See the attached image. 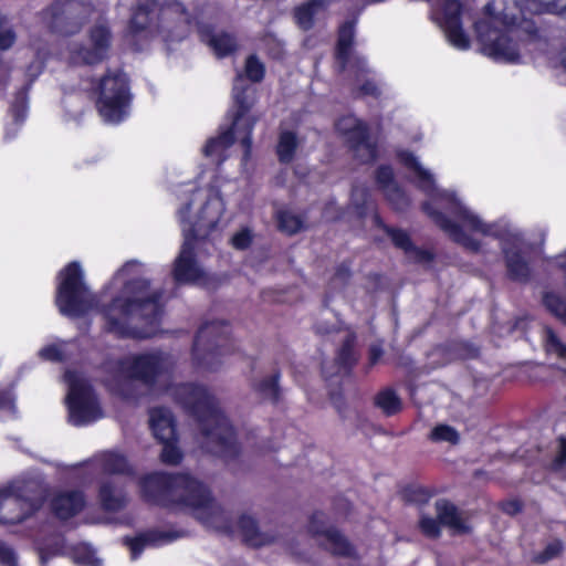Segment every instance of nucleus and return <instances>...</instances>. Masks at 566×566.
<instances>
[{"mask_svg": "<svg viewBox=\"0 0 566 566\" xmlns=\"http://www.w3.org/2000/svg\"><path fill=\"white\" fill-rule=\"evenodd\" d=\"M94 463L103 472L111 474H126L130 472L126 458L117 452H103L94 458Z\"/></svg>", "mask_w": 566, "mask_h": 566, "instance_id": "nucleus-29", "label": "nucleus"}, {"mask_svg": "<svg viewBox=\"0 0 566 566\" xmlns=\"http://www.w3.org/2000/svg\"><path fill=\"white\" fill-rule=\"evenodd\" d=\"M422 533L431 538H436L440 535V522L429 516H422L419 522Z\"/></svg>", "mask_w": 566, "mask_h": 566, "instance_id": "nucleus-46", "label": "nucleus"}, {"mask_svg": "<svg viewBox=\"0 0 566 566\" xmlns=\"http://www.w3.org/2000/svg\"><path fill=\"white\" fill-rule=\"evenodd\" d=\"M15 406L10 392H0V419L4 420L14 416Z\"/></svg>", "mask_w": 566, "mask_h": 566, "instance_id": "nucleus-47", "label": "nucleus"}, {"mask_svg": "<svg viewBox=\"0 0 566 566\" xmlns=\"http://www.w3.org/2000/svg\"><path fill=\"white\" fill-rule=\"evenodd\" d=\"M98 497L102 507L107 512H118L123 510L128 502L125 492L115 483V481H106L102 483Z\"/></svg>", "mask_w": 566, "mask_h": 566, "instance_id": "nucleus-26", "label": "nucleus"}, {"mask_svg": "<svg viewBox=\"0 0 566 566\" xmlns=\"http://www.w3.org/2000/svg\"><path fill=\"white\" fill-rule=\"evenodd\" d=\"M83 492L65 490L56 492L50 502L51 510L60 520H69L78 514L85 506Z\"/></svg>", "mask_w": 566, "mask_h": 566, "instance_id": "nucleus-22", "label": "nucleus"}, {"mask_svg": "<svg viewBox=\"0 0 566 566\" xmlns=\"http://www.w3.org/2000/svg\"><path fill=\"white\" fill-rule=\"evenodd\" d=\"M543 302L546 308L566 325V303L555 293H546Z\"/></svg>", "mask_w": 566, "mask_h": 566, "instance_id": "nucleus-38", "label": "nucleus"}, {"mask_svg": "<svg viewBox=\"0 0 566 566\" xmlns=\"http://www.w3.org/2000/svg\"><path fill=\"white\" fill-rule=\"evenodd\" d=\"M252 242V233L249 229H242L241 231L237 232L232 239L231 243L235 249L244 250L247 249Z\"/></svg>", "mask_w": 566, "mask_h": 566, "instance_id": "nucleus-50", "label": "nucleus"}, {"mask_svg": "<svg viewBox=\"0 0 566 566\" xmlns=\"http://www.w3.org/2000/svg\"><path fill=\"white\" fill-rule=\"evenodd\" d=\"M377 184L396 210H405L409 206V198L394 181V172L390 167L384 166L378 169Z\"/></svg>", "mask_w": 566, "mask_h": 566, "instance_id": "nucleus-23", "label": "nucleus"}, {"mask_svg": "<svg viewBox=\"0 0 566 566\" xmlns=\"http://www.w3.org/2000/svg\"><path fill=\"white\" fill-rule=\"evenodd\" d=\"M382 356V349L379 346H373L369 350V359L374 365L378 361V359Z\"/></svg>", "mask_w": 566, "mask_h": 566, "instance_id": "nucleus-55", "label": "nucleus"}, {"mask_svg": "<svg viewBox=\"0 0 566 566\" xmlns=\"http://www.w3.org/2000/svg\"><path fill=\"white\" fill-rule=\"evenodd\" d=\"M563 551V543L558 539L551 542L545 549L535 556L537 563H546L557 557Z\"/></svg>", "mask_w": 566, "mask_h": 566, "instance_id": "nucleus-45", "label": "nucleus"}, {"mask_svg": "<svg viewBox=\"0 0 566 566\" xmlns=\"http://www.w3.org/2000/svg\"><path fill=\"white\" fill-rule=\"evenodd\" d=\"M566 464V438H559L558 450L553 461L554 470H560Z\"/></svg>", "mask_w": 566, "mask_h": 566, "instance_id": "nucleus-51", "label": "nucleus"}, {"mask_svg": "<svg viewBox=\"0 0 566 566\" xmlns=\"http://www.w3.org/2000/svg\"><path fill=\"white\" fill-rule=\"evenodd\" d=\"M279 227L287 234H294L303 228V220L301 217L283 210L277 213Z\"/></svg>", "mask_w": 566, "mask_h": 566, "instance_id": "nucleus-36", "label": "nucleus"}, {"mask_svg": "<svg viewBox=\"0 0 566 566\" xmlns=\"http://www.w3.org/2000/svg\"><path fill=\"white\" fill-rule=\"evenodd\" d=\"M264 65L255 55H250L245 62V76L252 82H260L264 76Z\"/></svg>", "mask_w": 566, "mask_h": 566, "instance_id": "nucleus-41", "label": "nucleus"}, {"mask_svg": "<svg viewBox=\"0 0 566 566\" xmlns=\"http://www.w3.org/2000/svg\"><path fill=\"white\" fill-rule=\"evenodd\" d=\"M505 511L509 513H516L520 511V505L516 502L509 503L505 507Z\"/></svg>", "mask_w": 566, "mask_h": 566, "instance_id": "nucleus-57", "label": "nucleus"}, {"mask_svg": "<svg viewBox=\"0 0 566 566\" xmlns=\"http://www.w3.org/2000/svg\"><path fill=\"white\" fill-rule=\"evenodd\" d=\"M438 4L437 21L449 43L458 50H468L471 42L461 22V17L467 12V8L461 0H438Z\"/></svg>", "mask_w": 566, "mask_h": 566, "instance_id": "nucleus-17", "label": "nucleus"}, {"mask_svg": "<svg viewBox=\"0 0 566 566\" xmlns=\"http://www.w3.org/2000/svg\"><path fill=\"white\" fill-rule=\"evenodd\" d=\"M149 422L155 437L160 442L176 441V428L170 410L154 408L150 410Z\"/></svg>", "mask_w": 566, "mask_h": 566, "instance_id": "nucleus-24", "label": "nucleus"}, {"mask_svg": "<svg viewBox=\"0 0 566 566\" xmlns=\"http://www.w3.org/2000/svg\"><path fill=\"white\" fill-rule=\"evenodd\" d=\"M64 379L69 385L66 402L69 419L74 426H84L102 418L97 399L87 381L77 373L66 371Z\"/></svg>", "mask_w": 566, "mask_h": 566, "instance_id": "nucleus-14", "label": "nucleus"}, {"mask_svg": "<svg viewBox=\"0 0 566 566\" xmlns=\"http://www.w3.org/2000/svg\"><path fill=\"white\" fill-rule=\"evenodd\" d=\"M298 146L296 134L293 132H282L279 137L276 153L281 163H290L294 158Z\"/></svg>", "mask_w": 566, "mask_h": 566, "instance_id": "nucleus-32", "label": "nucleus"}, {"mask_svg": "<svg viewBox=\"0 0 566 566\" xmlns=\"http://www.w3.org/2000/svg\"><path fill=\"white\" fill-rule=\"evenodd\" d=\"M42 502L35 482L14 481L0 489V523L23 522L40 510Z\"/></svg>", "mask_w": 566, "mask_h": 566, "instance_id": "nucleus-12", "label": "nucleus"}, {"mask_svg": "<svg viewBox=\"0 0 566 566\" xmlns=\"http://www.w3.org/2000/svg\"><path fill=\"white\" fill-rule=\"evenodd\" d=\"M164 444L160 459L165 464L177 465L182 459L180 449L176 446L175 441L161 442Z\"/></svg>", "mask_w": 566, "mask_h": 566, "instance_id": "nucleus-40", "label": "nucleus"}, {"mask_svg": "<svg viewBox=\"0 0 566 566\" xmlns=\"http://www.w3.org/2000/svg\"><path fill=\"white\" fill-rule=\"evenodd\" d=\"M4 18L0 14V27L3 24Z\"/></svg>", "mask_w": 566, "mask_h": 566, "instance_id": "nucleus-61", "label": "nucleus"}, {"mask_svg": "<svg viewBox=\"0 0 566 566\" xmlns=\"http://www.w3.org/2000/svg\"><path fill=\"white\" fill-rule=\"evenodd\" d=\"M97 109L107 123H119L128 114L129 87L126 74L120 71L107 73L98 83Z\"/></svg>", "mask_w": 566, "mask_h": 566, "instance_id": "nucleus-13", "label": "nucleus"}, {"mask_svg": "<svg viewBox=\"0 0 566 566\" xmlns=\"http://www.w3.org/2000/svg\"><path fill=\"white\" fill-rule=\"evenodd\" d=\"M429 439L432 442H448L457 444L460 440V434L449 424H438L430 431Z\"/></svg>", "mask_w": 566, "mask_h": 566, "instance_id": "nucleus-35", "label": "nucleus"}, {"mask_svg": "<svg viewBox=\"0 0 566 566\" xmlns=\"http://www.w3.org/2000/svg\"><path fill=\"white\" fill-rule=\"evenodd\" d=\"M400 160L413 170L417 178V186L430 197V202H424L423 211L432 221L444 231L454 242L471 251H479L480 242L463 232L461 227L446 218L440 211L432 208L448 210L454 218L469 230L485 237H494L503 241V251L506 256V265L510 276L516 281H524L530 275V268L520 254L523 245L521 234L507 223H485L479 216L461 203L454 193L438 189L433 175L424 169L418 159L408 151L399 153Z\"/></svg>", "mask_w": 566, "mask_h": 566, "instance_id": "nucleus-1", "label": "nucleus"}, {"mask_svg": "<svg viewBox=\"0 0 566 566\" xmlns=\"http://www.w3.org/2000/svg\"><path fill=\"white\" fill-rule=\"evenodd\" d=\"M140 489L149 502L188 512L207 527L229 530V517L209 489L187 473H151L140 480Z\"/></svg>", "mask_w": 566, "mask_h": 566, "instance_id": "nucleus-5", "label": "nucleus"}, {"mask_svg": "<svg viewBox=\"0 0 566 566\" xmlns=\"http://www.w3.org/2000/svg\"><path fill=\"white\" fill-rule=\"evenodd\" d=\"M48 555L46 553H44L43 551H40V564L41 566H46V562H48Z\"/></svg>", "mask_w": 566, "mask_h": 566, "instance_id": "nucleus-59", "label": "nucleus"}, {"mask_svg": "<svg viewBox=\"0 0 566 566\" xmlns=\"http://www.w3.org/2000/svg\"><path fill=\"white\" fill-rule=\"evenodd\" d=\"M335 0H308L294 9V18L303 30H310L314 25V19Z\"/></svg>", "mask_w": 566, "mask_h": 566, "instance_id": "nucleus-27", "label": "nucleus"}, {"mask_svg": "<svg viewBox=\"0 0 566 566\" xmlns=\"http://www.w3.org/2000/svg\"><path fill=\"white\" fill-rule=\"evenodd\" d=\"M145 265L136 260L126 262L114 281L124 286L119 296L103 310L106 328L120 337H150L163 314V291L150 289L144 275Z\"/></svg>", "mask_w": 566, "mask_h": 566, "instance_id": "nucleus-3", "label": "nucleus"}, {"mask_svg": "<svg viewBox=\"0 0 566 566\" xmlns=\"http://www.w3.org/2000/svg\"><path fill=\"white\" fill-rule=\"evenodd\" d=\"M184 195L177 211L184 242L174 262L172 275L177 283L203 284L207 273L197 261L195 251L216 230L224 212V202L218 192L193 187Z\"/></svg>", "mask_w": 566, "mask_h": 566, "instance_id": "nucleus-4", "label": "nucleus"}, {"mask_svg": "<svg viewBox=\"0 0 566 566\" xmlns=\"http://www.w3.org/2000/svg\"><path fill=\"white\" fill-rule=\"evenodd\" d=\"M359 91L363 95H378V87L373 81H366L360 87Z\"/></svg>", "mask_w": 566, "mask_h": 566, "instance_id": "nucleus-53", "label": "nucleus"}, {"mask_svg": "<svg viewBox=\"0 0 566 566\" xmlns=\"http://www.w3.org/2000/svg\"><path fill=\"white\" fill-rule=\"evenodd\" d=\"M169 390L172 398L197 419V442L203 451L226 460L238 454L233 429L207 388L182 384Z\"/></svg>", "mask_w": 566, "mask_h": 566, "instance_id": "nucleus-6", "label": "nucleus"}, {"mask_svg": "<svg viewBox=\"0 0 566 566\" xmlns=\"http://www.w3.org/2000/svg\"><path fill=\"white\" fill-rule=\"evenodd\" d=\"M556 264L562 269H566V251L556 258Z\"/></svg>", "mask_w": 566, "mask_h": 566, "instance_id": "nucleus-56", "label": "nucleus"}, {"mask_svg": "<svg viewBox=\"0 0 566 566\" xmlns=\"http://www.w3.org/2000/svg\"><path fill=\"white\" fill-rule=\"evenodd\" d=\"M52 28L63 34L77 33L93 12L91 0H66L51 8Z\"/></svg>", "mask_w": 566, "mask_h": 566, "instance_id": "nucleus-16", "label": "nucleus"}, {"mask_svg": "<svg viewBox=\"0 0 566 566\" xmlns=\"http://www.w3.org/2000/svg\"><path fill=\"white\" fill-rule=\"evenodd\" d=\"M368 200V191L364 187H355L352 192V205L359 216L364 214V208Z\"/></svg>", "mask_w": 566, "mask_h": 566, "instance_id": "nucleus-48", "label": "nucleus"}, {"mask_svg": "<svg viewBox=\"0 0 566 566\" xmlns=\"http://www.w3.org/2000/svg\"><path fill=\"white\" fill-rule=\"evenodd\" d=\"M356 21H347L339 28L336 48V60L339 71L357 69V76L368 72L365 59L353 56L352 45L355 36Z\"/></svg>", "mask_w": 566, "mask_h": 566, "instance_id": "nucleus-20", "label": "nucleus"}, {"mask_svg": "<svg viewBox=\"0 0 566 566\" xmlns=\"http://www.w3.org/2000/svg\"><path fill=\"white\" fill-rule=\"evenodd\" d=\"M376 405L388 416L395 415L401 408V402L395 391L386 389L376 397Z\"/></svg>", "mask_w": 566, "mask_h": 566, "instance_id": "nucleus-33", "label": "nucleus"}, {"mask_svg": "<svg viewBox=\"0 0 566 566\" xmlns=\"http://www.w3.org/2000/svg\"><path fill=\"white\" fill-rule=\"evenodd\" d=\"M0 565L19 566V558L12 547L0 541Z\"/></svg>", "mask_w": 566, "mask_h": 566, "instance_id": "nucleus-49", "label": "nucleus"}, {"mask_svg": "<svg viewBox=\"0 0 566 566\" xmlns=\"http://www.w3.org/2000/svg\"><path fill=\"white\" fill-rule=\"evenodd\" d=\"M279 374H274L262 379L260 382L254 385L255 390L264 398L276 400L279 398Z\"/></svg>", "mask_w": 566, "mask_h": 566, "instance_id": "nucleus-39", "label": "nucleus"}, {"mask_svg": "<svg viewBox=\"0 0 566 566\" xmlns=\"http://www.w3.org/2000/svg\"><path fill=\"white\" fill-rule=\"evenodd\" d=\"M239 528L244 542L251 546L259 547L274 542V537L260 533L253 517L243 515L239 520Z\"/></svg>", "mask_w": 566, "mask_h": 566, "instance_id": "nucleus-30", "label": "nucleus"}, {"mask_svg": "<svg viewBox=\"0 0 566 566\" xmlns=\"http://www.w3.org/2000/svg\"><path fill=\"white\" fill-rule=\"evenodd\" d=\"M190 28L192 25L197 27L201 40L210 46L218 57L228 56L237 51L238 43L235 38L223 31L214 32L211 24L205 21L206 13L203 9L197 11L195 15L190 14Z\"/></svg>", "mask_w": 566, "mask_h": 566, "instance_id": "nucleus-19", "label": "nucleus"}, {"mask_svg": "<svg viewBox=\"0 0 566 566\" xmlns=\"http://www.w3.org/2000/svg\"><path fill=\"white\" fill-rule=\"evenodd\" d=\"M56 305L61 314L80 317L95 305V297L83 282V272L77 262H71L59 275Z\"/></svg>", "mask_w": 566, "mask_h": 566, "instance_id": "nucleus-11", "label": "nucleus"}, {"mask_svg": "<svg viewBox=\"0 0 566 566\" xmlns=\"http://www.w3.org/2000/svg\"><path fill=\"white\" fill-rule=\"evenodd\" d=\"M545 349L548 354L566 359V344H564L551 327L544 328Z\"/></svg>", "mask_w": 566, "mask_h": 566, "instance_id": "nucleus-34", "label": "nucleus"}, {"mask_svg": "<svg viewBox=\"0 0 566 566\" xmlns=\"http://www.w3.org/2000/svg\"><path fill=\"white\" fill-rule=\"evenodd\" d=\"M232 352L228 345V326L221 322L202 325L193 342L192 365L206 371H216L222 365V357Z\"/></svg>", "mask_w": 566, "mask_h": 566, "instance_id": "nucleus-10", "label": "nucleus"}, {"mask_svg": "<svg viewBox=\"0 0 566 566\" xmlns=\"http://www.w3.org/2000/svg\"><path fill=\"white\" fill-rule=\"evenodd\" d=\"M63 345H65L64 343L63 344H53V345H49L46 347H43L39 355L43 358V359H46V360H51V361H62L65 359L66 355H65V350L63 349Z\"/></svg>", "mask_w": 566, "mask_h": 566, "instance_id": "nucleus-43", "label": "nucleus"}, {"mask_svg": "<svg viewBox=\"0 0 566 566\" xmlns=\"http://www.w3.org/2000/svg\"><path fill=\"white\" fill-rule=\"evenodd\" d=\"M112 45V33L105 23H96L88 29L85 43H70L64 54L73 65H93L103 62Z\"/></svg>", "mask_w": 566, "mask_h": 566, "instance_id": "nucleus-15", "label": "nucleus"}, {"mask_svg": "<svg viewBox=\"0 0 566 566\" xmlns=\"http://www.w3.org/2000/svg\"><path fill=\"white\" fill-rule=\"evenodd\" d=\"M247 90L243 76L238 74L233 84V98L239 109L233 124L229 129L222 130L218 137L207 142L203 147L205 156L216 157L218 161H222L224 159L223 153L234 143L235 137L244 147L245 156L250 154L252 145L251 133L255 119L247 115L251 106L245 95Z\"/></svg>", "mask_w": 566, "mask_h": 566, "instance_id": "nucleus-8", "label": "nucleus"}, {"mask_svg": "<svg viewBox=\"0 0 566 566\" xmlns=\"http://www.w3.org/2000/svg\"><path fill=\"white\" fill-rule=\"evenodd\" d=\"M336 129L350 145L355 157L363 164L376 159V146L368 139L366 126L355 116L347 115L338 119Z\"/></svg>", "mask_w": 566, "mask_h": 566, "instance_id": "nucleus-18", "label": "nucleus"}, {"mask_svg": "<svg viewBox=\"0 0 566 566\" xmlns=\"http://www.w3.org/2000/svg\"><path fill=\"white\" fill-rule=\"evenodd\" d=\"M177 537V533L149 531L135 538L127 539L126 544L130 548L132 558L136 559L145 547L170 543Z\"/></svg>", "mask_w": 566, "mask_h": 566, "instance_id": "nucleus-25", "label": "nucleus"}, {"mask_svg": "<svg viewBox=\"0 0 566 566\" xmlns=\"http://www.w3.org/2000/svg\"><path fill=\"white\" fill-rule=\"evenodd\" d=\"M191 17L177 0L158 6L157 0H138L129 31L137 39L159 36L164 42L180 41L190 30Z\"/></svg>", "mask_w": 566, "mask_h": 566, "instance_id": "nucleus-7", "label": "nucleus"}, {"mask_svg": "<svg viewBox=\"0 0 566 566\" xmlns=\"http://www.w3.org/2000/svg\"><path fill=\"white\" fill-rule=\"evenodd\" d=\"M526 14H553L566 19V0H492L483 17L474 22L481 52L504 63H520L527 46L535 43L538 30Z\"/></svg>", "mask_w": 566, "mask_h": 566, "instance_id": "nucleus-2", "label": "nucleus"}, {"mask_svg": "<svg viewBox=\"0 0 566 566\" xmlns=\"http://www.w3.org/2000/svg\"><path fill=\"white\" fill-rule=\"evenodd\" d=\"M289 551H290V552H291V554H293V555H297V556H301V555H302L301 553L296 552L292 545H290V546H289Z\"/></svg>", "mask_w": 566, "mask_h": 566, "instance_id": "nucleus-60", "label": "nucleus"}, {"mask_svg": "<svg viewBox=\"0 0 566 566\" xmlns=\"http://www.w3.org/2000/svg\"><path fill=\"white\" fill-rule=\"evenodd\" d=\"M436 512L440 524L449 527L453 533H467L469 531L457 507L450 502L437 501Z\"/></svg>", "mask_w": 566, "mask_h": 566, "instance_id": "nucleus-28", "label": "nucleus"}, {"mask_svg": "<svg viewBox=\"0 0 566 566\" xmlns=\"http://www.w3.org/2000/svg\"><path fill=\"white\" fill-rule=\"evenodd\" d=\"M559 62L566 71V46L559 52Z\"/></svg>", "mask_w": 566, "mask_h": 566, "instance_id": "nucleus-58", "label": "nucleus"}, {"mask_svg": "<svg viewBox=\"0 0 566 566\" xmlns=\"http://www.w3.org/2000/svg\"><path fill=\"white\" fill-rule=\"evenodd\" d=\"M384 230L391 238L394 244L403 250L406 253L413 255V258L418 261H429L431 259V254L427 251H421L416 249L407 232L398 229H391L388 227H384Z\"/></svg>", "mask_w": 566, "mask_h": 566, "instance_id": "nucleus-31", "label": "nucleus"}, {"mask_svg": "<svg viewBox=\"0 0 566 566\" xmlns=\"http://www.w3.org/2000/svg\"><path fill=\"white\" fill-rule=\"evenodd\" d=\"M323 524L324 514L315 513L310 522V532L316 537L317 543L335 555H350L352 546L347 539L334 528H324Z\"/></svg>", "mask_w": 566, "mask_h": 566, "instance_id": "nucleus-21", "label": "nucleus"}, {"mask_svg": "<svg viewBox=\"0 0 566 566\" xmlns=\"http://www.w3.org/2000/svg\"><path fill=\"white\" fill-rule=\"evenodd\" d=\"M565 374H566V369H565Z\"/></svg>", "mask_w": 566, "mask_h": 566, "instance_id": "nucleus-62", "label": "nucleus"}, {"mask_svg": "<svg viewBox=\"0 0 566 566\" xmlns=\"http://www.w3.org/2000/svg\"><path fill=\"white\" fill-rule=\"evenodd\" d=\"M171 366V357L161 352L128 356L116 363L115 375L106 382L112 390L125 395L124 386L126 384L139 380L151 386Z\"/></svg>", "mask_w": 566, "mask_h": 566, "instance_id": "nucleus-9", "label": "nucleus"}, {"mask_svg": "<svg viewBox=\"0 0 566 566\" xmlns=\"http://www.w3.org/2000/svg\"><path fill=\"white\" fill-rule=\"evenodd\" d=\"M15 41V34L12 30L0 32V50H7L12 46Z\"/></svg>", "mask_w": 566, "mask_h": 566, "instance_id": "nucleus-52", "label": "nucleus"}, {"mask_svg": "<svg viewBox=\"0 0 566 566\" xmlns=\"http://www.w3.org/2000/svg\"><path fill=\"white\" fill-rule=\"evenodd\" d=\"M74 562L82 566H101L102 562L95 553L86 546L76 548L74 552Z\"/></svg>", "mask_w": 566, "mask_h": 566, "instance_id": "nucleus-42", "label": "nucleus"}, {"mask_svg": "<svg viewBox=\"0 0 566 566\" xmlns=\"http://www.w3.org/2000/svg\"><path fill=\"white\" fill-rule=\"evenodd\" d=\"M354 344L355 336L346 333L343 339V345L337 355V361L343 368L349 367L356 360Z\"/></svg>", "mask_w": 566, "mask_h": 566, "instance_id": "nucleus-37", "label": "nucleus"}, {"mask_svg": "<svg viewBox=\"0 0 566 566\" xmlns=\"http://www.w3.org/2000/svg\"><path fill=\"white\" fill-rule=\"evenodd\" d=\"M315 331H316L317 334L328 335V334H331L333 332H336L338 329L336 328V326L334 324L331 325V326H327L323 322H318L315 325Z\"/></svg>", "mask_w": 566, "mask_h": 566, "instance_id": "nucleus-54", "label": "nucleus"}, {"mask_svg": "<svg viewBox=\"0 0 566 566\" xmlns=\"http://www.w3.org/2000/svg\"><path fill=\"white\" fill-rule=\"evenodd\" d=\"M10 113L17 124L22 123L27 115V96L19 93L14 103L11 105Z\"/></svg>", "mask_w": 566, "mask_h": 566, "instance_id": "nucleus-44", "label": "nucleus"}]
</instances>
